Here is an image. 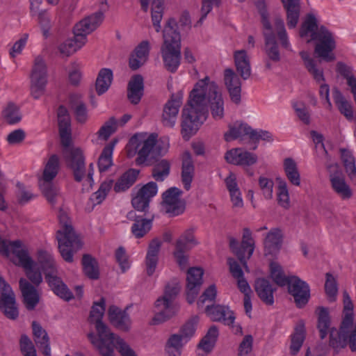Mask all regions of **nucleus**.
Segmentation results:
<instances>
[{
	"mask_svg": "<svg viewBox=\"0 0 356 356\" xmlns=\"http://www.w3.org/2000/svg\"><path fill=\"white\" fill-rule=\"evenodd\" d=\"M213 119L221 120L225 113V102L218 86L209 77L200 80L190 93L189 99L182 111L181 132L184 138H190L206 119L207 106Z\"/></svg>",
	"mask_w": 356,
	"mask_h": 356,
	"instance_id": "obj_1",
	"label": "nucleus"
},
{
	"mask_svg": "<svg viewBox=\"0 0 356 356\" xmlns=\"http://www.w3.org/2000/svg\"><path fill=\"white\" fill-rule=\"evenodd\" d=\"M59 134L62 145L64 147L63 154L67 165L72 170L75 181L80 182L84 179L88 186L93 183V163L89 165L86 175L85 157L80 148L72 147L71 121L68 111L63 106H60L57 111Z\"/></svg>",
	"mask_w": 356,
	"mask_h": 356,
	"instance_id": "obj_2",
	"label": "nucleus"
},
{
	"mask_svg": "<svg viewBox=\"0 0 356 356\" xmlns=\"http://www.w3.org/2000/svg\"><path fill=\"white\" fill-rule=\"evenodd\" d=\"M318 328L320 337L325 339L330 334L329 345L337 354L341 349L348 346L352 352H356V325L352 323L350 316H347L342 320L339 330L330 327V320L327 309L319 308Z\"/></svg>",
	"mask_w": 356,
	"mask_h": 356,
	"instance_id": "obj_3",
	"label": "nucleus"
},
{
	"mask_svg": "<svg viewBox=\"0 0 356 356\" xmlns=\"http://www.w3.org/2000/svg\"><path fill=\"white\" fill-rule=\"evenodd\" d=\"M300 36L307 42H316L315 54L323 60L330 62L334 59L333 50L336 42L332 33L323 26L318 27L317 19L312 14H308L300 29Z\"/></svg>",
	"mask_w": 356,
	"mask_h": 356,
	"instance_id": "obj_4",
	"label": "nucleus"
},
{
	"mask_svg": "<svg viewBox=\"0 0 356 356\" xmlns=\"http://www.w3.org/2000/svg\"><path fill=\"white\" fill-rule=\"evenodd\" d=\"M105 309L106 300L102 297L99 301L93 302L89 316V321L95 324L97 337L90 333L88 338L101 355H108L111 353L114 339V334L111 332L108 327L102 322Z\"/></svg>",
	"mask_w": 356,
	"mask_h": 356,
	"instance_id": "obj_5",
	"label": "nucleus"
},
{
	"mask_svg": "<svg viewBox=\"0 0 356 356\" xmlns=\"http://www.w3.org/2000/svg\"><path fill=\"white\" fill-rule=\"evenodd\" d=\"M58 218L59 228L56 232V239L58 250L62 258L65 261L72 263L74 254L81 248L83 243L67 213L60 209Z\"/></svg>",
	"mask_w": 356,
	"mask_h": 356,
	"instance_id": "obj_6",
	"label": "nucleus"
},
{
	"mask_svg": "<svg viewBox=\"0 0 356 356\" xmlns=\"http://www.w3.org/2000/svg\"><path fill=\"white\" fill-rule=\"evenodd\" d=\"M177 23L174 18H170L164 27L163 44L161 54L164 65L170 72H175L180 64L181 37L177 30Z\"/></svg>",
	"mask_w": 356,
	"mask_h": 356,
	"instance_id": "obj_7",
	"label": "nucleus"
},
{
	"mask_svg": "<svg viewBox=\"0 0 356 356\" xmlns=\"http://www.w3.org/2000/svg\"><path fill=\"white\" fill-rule=\"evenodd\" d=\"M180 284L177 279L168 283L163 297L159 298L155 302L156 314L153 318L154 324H159L172 318L176 313L177 309L173 300L180 291Z\"/></svg>",
	"mask_w": 356,
	"mask_h": 356,
	"instance_id": "obj_8",
	"label": "nucleus"
},
{
	"mask_svg": "<svg viewBox=\"0 0 356 356\" xmlns=\"http://www.w3.org/2000/svg\"><path fill=\"white\" fill-rule=\"evenodd\" d=\"M157 135L151 134H136L129 141L130 145L135 149L138 156L136 162L138 165L146 166L153 165L156 161L154 146Z\"/></svg>",
	"mask_w": 356,
	"mask_h": 356,
	"instance_id": "obj_9",
	"label": "nucleus"
},
{
	"mask_svg": "<svg viewBox=\"0 0 356 356\" xmlns=\"http://www.w3.org/2000/svg\"><path fill=\"white\" fill-rule=\"evenodd\" d=\"M0 254L7 257L13 255L22 267H33L35 261L27 245L22 241H9L0 236Z\"/></svg>",
	"mask_w": 356,
	"mask_h": 356,
	"instance_id": "obj_10",
	"label": "nucleus"
},
{
	"mask_svg": "<svg viewBox=\"0 0 356 356\" xmlns=\"http://www.w3.org/2000/svg\"><path fill=\"white\" fill-rule=\"evenodd\" d=\"M31 94L34 99H39L44 92L47 83V69L42 57H35L30 75Z\"/></svg>",
	"mask_w": 356,
	"mask_h": 356,
	"instance_id": "obj_11",
	"label": "nucleus"
},
{
	"mask_svg": "<svg viewBox=\"0 0 356 356\" xmlns=\"http://www.w3.org/2000/svg\"><path fill=\"white\" fill-rule=\"evenodd\" d=\"M229 246L243 267H247V261L251 257L254 250V240L252 236L251 230L247 227L243 229L241 244L234 237H229Z\"/></svg>",
	"mask_w": 356,
	"mask_h": 356,
	"instance_id": "obj_12",
	"label": "nucleus"
},
{
	"mask_svg": "<svg viewBox=\"0 0 356 356\" xmlns=\"http://www.w3.org/2000/svg\"><path fill=\"white\" fill-rule=\"evenodd\" d=\"M108 8L107 0H100L99 10L78 22L74 27V35L83 38L86 42V36L99 26L104 19V13Z\"/></svg>",
	"mask_w": 356,
	"mask_h": 356,
	"instance_id": "obj_13",
	"label": "nucleus"
},
{
	"mask_svg": "<svg viewBox=\"0 0 356 356\" xmlns=\"http://www.w3.org/2000/svg\"><path fill=\"white\" fill-rule=\"evenodd\" d=\"M326 168L329 174L332 189L341 199H350L353 195L352 190L346 183L339 165L334 163L327 164Z\"/></svg>",
	"mask_w": 356,
	"mask_h": 356,
	"instance_id": "obj_14",
	"label": "nucleus"
},
{
	"mask_svg": "<svg viewBox=\"0 0 356 356\" xmlns=\"http://www.w3.org/2000/svg\"><path fill=\"white\" fill-rule=\"evenodd\" d=\"M0 309L10 319H16L19 312L11 286L0 276Z\"/></svg>",
	"mask_w": 356,
	"mask_h": 356,
	"instance_id": "obj_15",
	"label": "nucleus"
},
{
	"mask_svg": "<svg viewBox=\"0 0 356 356\" xmlns=\"http://www.w3.org/2000/svg\"><path fill=\"white\" fill-rule=\"evenodd\" d=\"M282 241L283 234L278 228L271 229L266 234L264 240V256L270 261L269 267H280L274 259L281 249Z\"/></svg>",
	"mask_w": 356,
	"mask_h": 356,
	"instance_id": "obj_16",
	"label": "nucleus"
},
{
	"mask_svg": "<svg viewBox=\"0 0 356 356\" xmlns=\"http://www.w3.org/2000/svg\"><path fill=\"white\" fill-rule=\"evenodd\" d=\"M182 192L176 187H172L163 193L162 206L170 216H179L185 210V202L181 198Z\"/></svg>",
	"mask_w": 356,
	"mask_h": 356,
	"instance_id": "obj_17",
	"label": "nucleus"
},
{
	"mask_svg": "<svg viewBox=\"0 0 356 356\" xmlns=\"http://www.w3.org/2000/svg\"><path fill=\"white\" fill-rule=\"evenodd\" d=\"M44 279L53 292L60 298L69 302L73 299V293L58 277L56 268H42Z\"/></svg>",
	"mask_w": 356,
	"mask_h": 356,
	"instance_id": "obj_18",
	"label": "nucleus"
},
{
	"mask_svg": "<svg viewBox=\"0 0 356 356\" xmlns=\"http://www.w3.org/2000/svg\"><path fill=\"white\" fill-rule=\"evenodd\" d=\"M183 94L178 92L172 95L165 103L162 113V122L164 126L173 127L175 124L179 108L182 104Z\"/></svg>",
	"mask_w": 356,
	"mask_h": 356,
	"instance_id": "obj_19",
	"label": "nucleus"
},
{
	"mask_svg": "<svg viewBox=\"0 0 356 356\" xmlns=\"http://www.w3.org/2000/svg\"><path fill=\"white\" fill-rule=\"evenodd\" d=\"M226 161L230 164L241 166H250L257 161V156L243 148H233L225 154Z\"/></svg>",
	"mask_w": 356,
	"mask_h": 356,
	"instance_id": "obj_20",
	"label": "nucleus"
},
{
	"mask_svg": "<svg viewBox=\"0 0 356 356\" xmlns=\"http://www.w3.org/2000/svg\"><path fill=\"white\" fill-rule=\"evenodd\" d=\"M289 292L291 294L298 307L305 306L310 297L309 285L297 277H293L292 281L288 286Z\"/></svg>",
	"mask_w": 356,
	"mask_h": 356,
	"instance_id": "obj_21",
	"label": "nucleus"
},
{
	"mask_svg": "<svg viewBox=\"0 0 356 356\" xmlns=\"http://www.w3.org/2000/svg\"><path fill=\"white\" fill-rule=\"evenodd\" d=\"M224 79L231 100L238 104L241 102V82L240 79L232 69H226Z\"/></svg>",
	"mask_w": 356,
	"mask_h": 356,
	"instance_id": "obj_22",
	"label": "nucleus"
},
{
	"mask_svg": "<svg viewBox=\"0 0 356 356\" xmlns=\"http://www.w3.org/2000/svg\"><path fill=\"white\" fill-rule=\"evenodd\" d=\"M142 9L147 12L152 1V21L155 31L159 33L161 30V21L163 15V0H139Z\"/></svg>",
	"mask_w": 356,
	"mask_h": 356,
	"instance_id": "obj_23",
	"label": "nucleus"
},
{
	"mask_svg": "<svg viewBox=\"0 0 356 356\" xmlns=\"http://www.w3.org/2000/svg\"><path fill=\"white\" fill-rule=\"evenodd\" d=\"M254 290L261 300L267 305L274 304V288L266 278H257L254 282Z\"/></svg>",
	"mask_w": 356,
	"mask_h": 356,
	"instance_id": "obj_24",
	"label": "nucleus"
},
{
	"mask_svg": "<svg viewBox=\"0 0 356 356\" xmlns=\"http://www.w3.org/2000/svg\"><path fill=\"white\" fill-rule=\"evenodd\" d=\"M207 315L213 321H223L225 324L231 325L235 317L228 307L221 305H208L205 309Z\"/></svg>",
	"mask_w": 356,
	"mask_h": 356,
	"instance_id": "obj_25",
	"label": "nucleus"
},
{
	"mask_svg": "<svg viewBox=\"0 0 356 356\" xmlns=\"http://www.w3.org/2000/svg\"><path fill=\"white\" fill-rule=\"evenodd\" d=\"M110 322L118 329L127 331L131 326L130 318L125 310H122L115 305H111L108 310Z\"/></svg>",
	"mask_w": 356,
	"mask_h": 356,
	"instance_id": "obj_26",
	"label": "nucleus"
},
{
	"mask_svg": "<svg viewBox=\"0 0 356 356\" xmlns=\"http://www.w3.org/2000/svg\"><path fill=\"white\" fill-rule=\"evenodd\" d=\"M19 287L26 309L33 310L40 301L38 291L27 280L23 278L19 280Z\"/></svg>",
	"mask_w": 356,
	"mask_h": 356,
	"instance_id": "obj_27",
	"label": "nucleus"
},
{
	"mask_svg": "<svg viewBox=\"0 0 356 356\" xmlns=\"http://www.w3.org/2000/svg\"><path fill=\"white\" fill-rule=\"evenodd\" d=\"M149 43L147 40L142 41L134 49L129 58V67L136 70L144 65L149 56Z\"/></svg>",
	"mask_w": 356,
	"mask_h": 356,
	"instance_id": "obj_28",
	"label": "nucleus"
},
{
	"mask_svg": "<svg viewBox=\"0 0 356 356\" xmlns=\"http://www.w3.org/2000/svg\"><path fill=\"white\" fill-rule=\"evenodd\" d=\"M144 91L143 78L141 75L134 76L128 83L127 97L133 104H138Z\"/></svg>",
	"mask_w": 356,
	"mask_h": 356,
	"instance_id": "obj_29",
	"label": "nucleus"
},
{
	"mask_svg": "<svg viewBox=\"0 0 356 356\" xmlns=\"http://www.w3.org/2000/svg\"><path fill=\"white\" fill-rule=\"evenodd\" d=\"M32 328L36 346L44 355H50L51 348L49 346V339L47 332L35 321L33 322Z\"/></svg>",
	"mask_w": 356,
	"mask_h": 356,
	"instance_id": "obj_30",
	"label": "nucleus"
},
{
	"mask_svg": "<svg viewBox=\"0 0 356 356\" xmlns=\"http://www.w3.org/2000/svg\"><path fill=\"white\" fill-rule=\"evenodd\" d=\"M237 72L244 79H248L251 75L250 58L245 50L236 51L234 54Z\"/></svg>",
	"mask_w": 356,
	"mask_h": 356,
	"instance_id": "obj_31",
	"label": "nucleus"
},
{
	"mask_svg": "<svg viewBox=\"0 0 356 356\" xmlns=\"http://www.w3.org/2000/svg\"><path fill=\"white\" fill-rule=\"evenodd\" d=\"M282 2L286 11L287 25L289 29H293L296 26L300 17V0H282Z\"/></svg>",
	"mask_w": 356,
	"mask_h": 356,
	"instance_id": "obj_32",
	"label": "nucleus"
},
{
	"mask_svg": "<svg viewBox=\"0 0 356 356\" xmlns=\"http://www.w3.org/2000/svg\"><path fill=\"white\" fill-rule=\"evenodd\" d=\"M194 165L191 156L188 152H185L183 155L181 181L184 188L188 191L191 188V184L194 176Z\"/></svg>",
	"mask_w": 356,
	"mask_h": 356,
	"instance_id": "obj_33",
	"label": "nucleus"
},
{
	"mask_svg": "<svg viewBox=\"0 0 356 356\" xmlns=\"http://www.w3.org/2000/svg\"><path fill=\"white\" fill-rule=\"evenodd\" d=\"M252 128L248 124L236 122L229 126V130L225 133L224 138L227 142L248 136L250 138Z\"/></svg>",
	"mask_w": 356,
	"mask_h": 356,
	"instance_id": "obj_34",
	"label": "nucleus"
},
{
	"mask_svg": "<svg viewBox=\"0 0 356 356\" xmlns=\"http://www.w3.org/2000/svg\"><path fill=\"white\" fill-rule=\"evenodd\" d=\"M265 37V52L269 60L273 62H278L280 60V55L278 46L275 40V35L270 31H264Z\"/></svg>",
	"mask_w": 356,
	"mask_h": 356,
	"instance_id": "obj_35",
	"label": "nucleus"
},
{
	"mask_svg": "<svg viewBox=\"0 0 356 356\" xmlns=\"http://www.w3.org/2000/svg\"><path fill=\"white\" fill-rule=\"evenodd\" d=\"M218 335V329L216 326L212 325L199 342L197 348L205 354L209 353L214 348Z\"/></svg>",
	"mask_w": 356,
	"mask_h": 356,
	"instance_id": "obj_36",
	"label": "nucleus"
},
{
	"mask_svg": "<svg viewBox=\"0 0 356 356\" xmlns=\"http://www.w3.org/2000/svg\"><path fill=\"white\" fill-rule=\"evenodd\" d=\"M300 55L304 61L306 69L313 76L314 79L318 83L323 81L324 76L323 70L317 66L316 61L310 57L309 53L302 51L300 52Z\"/></svg>",
	"mask_w": 356,
	"mask_h": 356,
	"instance_id": "obj_37",
	"label": "nucleus"
},
{
	"mask_svg": "<svg viewBox=\"0 0 356 356\" xmlns=\"http://www.w3.org/2000/svg\"><path fill=\"white\" fill-rule=\"evenodd\" d=\"M86 42L83 38L74 35L73 38H69L61 43L58 47L60 53L63 56H70L80 49Z\"/></svg>",
	"mask_w": 356,
	"mask_h": 356,
	"instance_id": "obj_38",
	"label": "nucleus"
},
{
	"mask_svg": "<svg viewBox=\"0 0 356 356\" xmlns=\"http://www.w3.org/2000/svg\"><path fill=\"white\" fill-rule=\"evenodd\" d=\"M138 175V170L129 169L118 179L114 185V191L120 193L127 190L135 183Z\"/></svg>",
	"mask_w": 356,
	"mask_h": 356,
	"instance_id": "obj_39",
	"label": "nucleus"
},
{
	"mask_svg": "<svg viewBox=\"0 0 356 356\" xmlns=\"http://www.w3.org/2000/svg\"><path fill=\"white\" fill-rule=\"evenodd\" d=\"M198 244L199 242L194 234V229H188L177 239L175 246L179 249L189 251Z\"/></svg>",
	"mask_w": 356,
	"mask_h": 356,
	"instance_id": "obj_40",
	"label": "nucleus"
},
{
	"mask_svg": "<svg viewBox=\"0 0 356 356\" xmlns=\"http://www.w3.org/2000/svg\"><path fill=\"white\" fill-rule=\"evenodd\" d=\"M333 98L340 113L343 115L348 120H353L354 115L350 102L346 100L338 90H334Z\"/></svg>",
	"mask_w": 356,
	"mask_h": 356,
	"instance_id": "obj_41",
	"label": "nucleus"
},
{
	"mask_svg": "<svg viewBox=\"0 0 356 356\" xmlns=\"http://www.w3.org/2000/svg\"><path fill=\"white\" fill-rule=\"evenodd\" d=\"M187 342L178 334H173L168 338L165 344V351L168 356H181V350Z\"/></svg>",
	"mask_w": 356,
	"mask_h": 356,
	"instance_id": "obj_42",
	"label": "nucleus"
},
{
	"mask_svg": "<svg viewBox=\"0 0 356 356\" xmlns=\"http://www.w3.org/2000/svg\"><path fill=\"white\" fill-rule=\"evenodd\" d=\"M113 81V72L108 68L102 69L97 76L95 87L96 91L99 95L106 92Z\"/></svg>",
	"mask_w": 356,
	"mask_h": 356,
	"instance_id": "obj_43",
	"label": "nucleus"
},
{
	"mask_svg": "<svg viewBox=\"0 0 356 356\" xmlns=\"http://www.w3.org/2000/svg\"><path fill=\"white\" fill-rule=\"evenodd\" d=\"M152 220L144 218L142 216H138L131 226V230L133 235L136 238H143L152 229Z\"/></svg>",
	"mask_w": 356,
	"mask_h": 356,
	"instance_id": "obj_44",
	"label": "nucleus"
},
{
	"mask_svg": "<svg viewBox=\"0 0 356 356\" xmlns=\"http://www.w3.org/2000/svg\"><path fill=\"white\" fill-rule=\"evenodd\" d=\"M59 170V158L57 155H51L44 165L43 174L40 181H52L56 177Z\"/></svg>",
	"mask_w": 356,
	"mask_h": 356,
	"instance_id": "obj_45",
	"label": "nucleus"
},
{
	"mask_svg": "<svg viewBox=\"0 0 356 356\" xmlns=\"http://www.w3.org/2000/svg\"><path fill=\"white\" fill-rule=\"evenodd\" d=\"M284 170L289 181L295 186H300V175L298 172L297 163L291 158L284 160Z\"/></svg>",
	"mask_w": 356,
	"mask_h": 356,
	"instance_id": "obj_46",
	"label": "nucleus"
},
{
	"mask_svg": "<svg viewBox=\"0 0 356 356\" xmlns=\"http://www.w3.org/2000/svg\"><path fill=\"white\" fill-rule=\"evenodd\" d=\"M341 157L350 179L356 183L355 161L352 152L347 149H341Z\"/></svg>",
	"mask_w": 356,
	"mask_h": 356,
	"instance_id": "obj_47",
	"label": "nucleus"
},
{
	"mask_svg": "<svg viewBox=\"0 0 356 356\" xmlns=\"http://www.w3.org/2000/svg\"><path fill=\"white\" fill-rule=\"evenodd\" d=\"M161 245V241L156 238L150 241L146 255L147 267L156 266Z\"/></svg>",
	"mask_w": 356,
	"mask_h": 356,
	"instance_id": "obj_48",
	"label": "nucleus"
},
{
	"mask_svg": "<svg viewBox=\"0 0 356 356\" xmlns=\"http://www.w3.org/2000/svg\"><path fill=\"white\" fill-rule=\"evenodd\" d=\"M116 143L117 140H115L103 149L98 161V167L100 172L106 171L112 165V154Z\"/></svg>",
	"mask_w": 356,
	"mask_h": 356,
	"instance_id": "obj_49",
	"label": "nucleus"
},
{
	"mask_svg": "<svg viewBox=\"0 0 356 356\" xmlns=\"http://www.w3.org/2000/svg\"><path fill=\"white\" fill-rule=\"evenodd\" d=\"M203 268H188L186 276L187 289H200L203 283Z\"/></svg>",
	"mask_w": 356,
	"mask_h": 356,
	"instance_id": "obj_50",
	"label": "nucleus"
},
{
	"mask_svg": "<svg viewBox=\"0 0 356 356\" xmlns=\"http://www.w3.org/2000/svg\"><path fill=\"white\" fill-rule=\"evenodd\" d=\"M156 161L152 168V177L157 181H163L170 174V164L165 159Z\"/></svg>",
	"mask_w": 356,
	"mask_h": 356,
	"instance_id": "obj_51",
	"label": "nucleus"
},
{
	"mask_svg": "<svg viewBox=\"0 0 356 356\" xmlns=\"http://www.w3.org/2000/svg\"><path fill=\"white\" fill-rule=\"evenodd\" d=\"M199 317L194 316L186 322L179 329V334L188 343L194 336Z\"/></svg>",
	"mask_w": 356,
	"mask_h": 356,
	"instance_id": "obj_52",
	"label": "nucleus"
},
{
	"mask_svg": "<svg viewBox=\"0 0 356 356\" xmlns=\"http://www.w3.org/2000/svg\"><path fill=\"white\" fill-rule=\"evenodd\" d=\"M305 340V330L302 325L296 327L294 333L291 335V342L290 346V352L292 355H296Z\"/></svg>",
	"mask_w": 356,
	"mask_h": 356,
	"instance_id": "obj_53",
	"label": "nucleus"
},
{
	"mask_svg": "<svg viewBox=\"0 0 356 356\" xmlns=\"http://www.w3.org/2000/svg\"><path fill=\"white\" fill-rule=\"evenodd\" d=\"M230 273L234 279L237 281V286L239 291L243 293L244 296L251 295L252 293V289L244 277V273L242 268H229Z\"/></svg>",
	"mask_w": 356,
	"mask_h": 356,
	"instance_id": "obj_54",
	"label": "nucleus"
},
{
	"mask_svg": "<svg viewBox=\"0 0 356 356\" xmlns=\"http://www.w3.org/2000/svg\"><path fill=\"white\" fill-rule=\"evenodd\" d=\"M118 121L114 117L109 118L99 129L97 133L99 139L106 140L116 131Z\"/></svg>",
	"mask_w": 356,
	"mask_h": 356,
	"instance_id": "obj_55",
	"label": "nucleus"
},
{
	"mask_svg": "<svg viewBox=\"0 0 356 356\" xmlns=\"http://www.w3.org/2000/svg\"><path fill=\"white\" fill-rule=\"evenodd\" d=\"M5 120L10 124L18 123L21 119L19 108L13 103L10 102L3 111Z\"/></svg>",
	"mask_w": 356,
	"mask_h": 356,
	"instance_id": "obj_56",
	"label": "nucleus"
},
{
	"mask_svg": "<svg viewBox=\"0 0 356 356\" xmlns=\"http://www.w3.org/2000/svg\"><path fill=\"white\" fill-rule=\"evenodd\" d=\"M39 186L47 201L54 205L56 197L58 195L57 188L53 185L51 181H39Z\"/></svg>",
	"mask_w": 356,
	"mask_h": 356,
	"instance_id": "obj_57",
	"label": "nucleus"
},
{
	"mask_svg": "<svg viewBox=\"0 0 356 356\" xmlns=\"http://www.w3.org/2000/svg\"><path fill=\"white\" fill-rule=\"evenodd\" d=\"M270 277L272 280L280 286H289L293 276H288L282 268H270Z\"/></svg>",
	"mask_w": 356,
	"mask_h": 356,
	"instance_id": "obj_58",
	"label": "nucleus"
},
{
	"mask_svg": "<svg viewBox=\"0 0 356 356\" xmlns=\"http://www.w3.org/2000/svg\"><path fill=\"white\" fill-rule=\"evenodd\" d=\"M115 346L121 356H137L136 352L131 346L122 339L114 335L112 349ZM113 356V353L112 354Z\"/></svg>",
	"mask_w": 356,
	"mask_h": 356,
	"instance_id": "obj_59",
	"label": "nucleus"
},
{
	"mask_svg": "<svg viewBox=\"0 0 356 356\" xmlns=\"http://www.w3.org/2000/svg\"><path fill=\"white\" fill-rule=\"evenodd\" d=\"M277 195L278 204L284 209L289 208V193L287 188V184L285 181H280L279 182Z\"/></svg>",
	"mask_w": 356,
	"mask_h": 356,
	"instance_id": "obj_60",
	"label": "nucleus"
},
{
	"mask_svg": "<svg viewBox=\"0 0 356 356\" xmlns=\"http://www.w3.org/2000/svg\"><path fill=\"white\" fill-rule=\"evenodd\" d=\"M275 26L277 31V35L283 47L286 49H290V43L288 39L283 19L277 17L275 20Z\"/></svg>",
	"mask_w": 356,
	"mask_h": 356,
	"instance_id": "obj_61",
	"label": "nucleus"
},
{
	"mask_svg": "<svg viewBox=\"0 0 356 356\" xmlns=\"http://www.w3.org/2000/svg\"><path fill=\"white\" fill-rule=\"evenodd\" d=\"M325 290L330 300H334L338 291L337 284L335 277L329 273H326Z\"/></svg>",
	"mask_w": 356,
	"mask_h": 356,
	"instance_id": "obj_62",
	"label": "nucleus"
},
{
	"mask_svg": "<svg viewBox=\"0 0 356 356\" xmlns=\"http://www.w3.org/2000/svg\"><path fill=\"white\" fill-rule=\"evenodd\" d=\"M20 348L24 356H36V351L32 341L26 335H22Z\"/></svg>",
	"mask_w": 356,
	"mask_h": 356,
	"instance_id": "obj_63",
	"label": "nucleus"
},
{
	"mask_svg": "<svg viewBox=\"0 0 356 356\" xmlns=\"http://www.w3.org/2000/svg\"><path fill=\"white\" fill-rule=\"evenodd\" d=\"M252 337L245 335L239 345L238 356H250L252 350Z\"/></svg>",
	"mask_w": 356,
	"mask_h": 356,
	"instance_id": "obj_64",
	"label": "nucleus"
}]
</instances>
